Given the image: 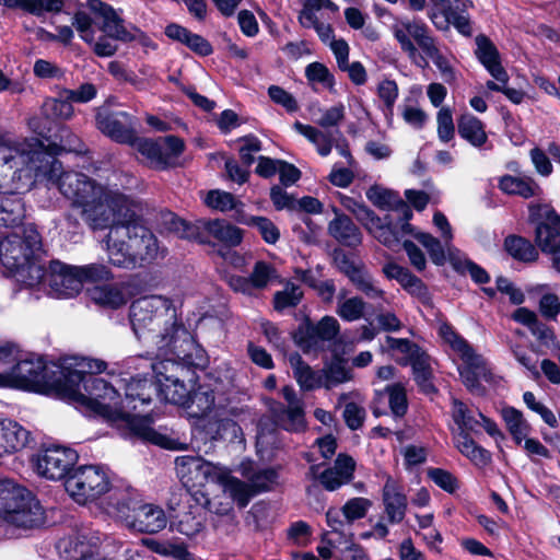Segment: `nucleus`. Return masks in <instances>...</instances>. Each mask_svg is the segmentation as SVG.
Listing matches in <instances>:
<instances>
[{"label": "nucleus", "mask_w": 560, "mask_h": 560, "mask_svg": "<svg viewBox=\"0 0 560 560\" xmlns=\"http://www.w3.org/2000/svg\"><path fill=\"white\" fill-rule=\"evenodd\" d=\"M510 349L515 360L528 372L532 378L537 380L540 377V370L537 365L538 360L528 350L514 342H510Z\"/></svg>", "instance_id": "bf43d9fd"}, {"label": "nucleus", "mask_w": 560, "mask_h": 560, "mask_svg": "<svg viewBox=\"0 0 560 560\" xmlns=\"http://www.w3.org/2000/svg\"><path fill=\"white\" fill-rule=\"evenodd\" d=\"M205 230L218 241L236 246L243 240V232L224 220H213L205 223Z\"/></svg>", "instance_id": "79ce46f5"}, {"label": "nucleus", "mask_w": 560, "mask_h": 560, "mask_svg": "<svg viewBox=\"0 0 560 560\" xmlns=\"http://www.w3.org/2000/svg\"><path fill=\"white\" fill-rule=\"evenodd\" d=\"M459 11L455 10L441 20H439V13L433 12L430 14V19L438 28H446L452 23L460 34L469 36L471 34L470 22L467 16L459 14Z\"/></svg>", "instance_id": "864d4df0"}, {"label": "nucleus", "mask_w": 560, "mask_h": 560, "mask_svg": "<svg viewBox=\"0 0 560 560\" xmlns=\"http://www.w3.org/2000/svg\"><path fill=\"white\" fill-rule=\"evenodd\" d=\"M106 362L93 358H73L61 370L63 383L60 386V395L75 405L109 421H124L131 432L167 450H184L186 444L175 441L156 432L147 417H140L130 412L138 408V401L128 402L121 400L118 390L102 377L94 376L106 369Z\"/></svg>", "instance_id": "f03ea898"}, {"label": "nucleus", "mask_w": 560, "mask_h": 560, "mask_svg": "<svg viewBox=\"0 0 560 560\" xmlns=\"http://www.w3.org/2000/svg\"><path fill=\"white\" fill-rule=\"evenodd\" d=\"M231 467L210 462L202 456H178L175 459L176 476L188 491L200 493L208 483L222 480Z\"/></svg>", "instance_id": "9b49d317"}, {"label": "nucleus", "mask_w": 560, "mask_h": 560, "mask_svg": "<svg viewBox=\"0 0 560 560\" xmlns=\"http://www.w3.org/2000/svg\"><path fill=\"white\" fill-rule=\"evenodd\" d=\"M385 390L388 394L389 407H390L392 412L396 417L404 416L408 408L405 385L401 382H397V383L387 385Z\"/></svg>", "instance_id": "6e6d98bb"}, {"label": "nucleus", "mask_w": 560, "mask_h": 560, "mask_svg": "<svg viewBox=\"0 0 560 560\" xmlns=\"http://www.w3.org/2000/svg\"><path fill=\"white\" fill-rule=\"evenodd\" d=\"M293 128L296 132L305 137L311 143H313L322 156H327L332 149L334 143V132L331 131H322L316 127L311 125H304L300 121H296L293 125Z\"/></svg>", "instance_id": "c9c22d12"}, {"label": "nucleus", "mask_w": 560, "mask_h": 560, "mask_svg": "<svg viewBox=\"0 0 560 560\" xmlns=\"http://www.w3.org/2000/svg\"><path fill=\"white\" fill-rule=\"evenodd\" d=\"M214 402L213 390L207 386H199L192 395L190 394L189 407H196L197 410L194 411L196 416H205L210 412L214 407Z\"/></svg>", "instance_id": "13d9d810"}, {"label": "nucleus", "mask_w": 560, "mask_h": 560, "mask_svg": "<svg viewBox=\"0 0 560 560\" xmlns=\"http://www.w3.org/2000/svg\"><path fill=\"white\" fill-rule=\"evenodd\" d=\"M501 417L513 440L521 444L530 431V425L525 420L523 413L514 407H503Z\"/></svg>", "instance_id": "a19ab883"}, {"label": "nucleus", "mask_w": 560, "mask_h": 560, "mask_svg": "<svg viewBox=\"0 0 560 560\" xmlns=\"http://www.w3.org/2000/svg\"><path fill=\"white\" fill-rule=\"evenodd\" d=\"M275 418L284 430L299 432L305 428L304 405L287 406V408L275 410Z\"/></svg>", "instance_id": "37998d69"}, {"label": "nucleus", "mask_w": 560, "mask_h": 560, "mask_svg": "<svg viewBox=\"0 0 560 560\" xmlns=\"http://www.w3.org/2000/svg\"><path fill=\"white\" fill-rule=\"evenodd\" d=\"M427 58H430L439 69L442 79L446 83H452L456 80L455 70L450 60L444 57L439 47L436 46L435 39L429 45L428 50L422 51Z\"/></svg>", "instance_id": "603ef678"}, {"label": "nucleus", "mask_w": 560, "mask_h": 560, "mask_svg": "<svg viewBox=\"0 0 560 560\" xmlns=\"http://www.w3.org/2000/svg\"><path fill=\"white\" fill-rule=\"evenodd\" d=\"M458 133L476 148L482 147L487 142L485 126L480 119L471 114H463L458 119Z\"/></svg>", "instance_id": "72a5a7b5"}, {"label": "nucleus", "mask_w": 560, "mask_h": 560, "mask_svg": "<svg viewBox=\"0 0 560 560\" xmlns=\"http://www.w3.org/2000/svg\"><path fill=\"white\" fill-rule=\"evenodd\" d=\"M452 418L458 427L459 432L477 433L480 428L479 412H475L463 401L454 398L452 400Z\"/></svg>", "instance_id": "58836bf2"}, {"label": "nucleus", "mask_w": 560, "mask_h": 560, "mask_svg": "<svg viewBox=\"0 0 560 560\" xmlns=\"http://www.w3.org/2000/svg\"><path fill=\"white\" fill-rule=\"evenodd\" d=\"M45 523L44 510L26 488L9 479L0 480V524L3 530L33 529Z\"/></svg>", "instance_id": "423d86ee"}, {"label": "nucleus", "mask_w": 560, "mask_h": 560, "mask_svg": "<svg viewBox=\"0 0 560 560\" xmlns=\"http://www.w3.org/2000/svg\"><path fill=\"white\" fill-rule=\"evenodd\" d=\"M439 335L448 346L453 361L459 362L457 370L460 378L472 394L482 395L485 393L482 383L495 384V376L488 362L452 326L441 324Z\"/></svg>", "instance_id": "0eeeda50"}, {"label": "nucleus", "mask_w": 560, "mask_h": 560, "mask_svg": "<svg viewBox=\"0 0 560 560\" xmlns=\"http://www.w3.org/2000/svg\"><path fill=\"white\" fill-rule=\"evenodd\" d=\"M303 296L300 287L289 283L282 291L275 294L273 303L276 310H284L298 305Z\"/></svg>", "instance_id": "680f3d73"}, {"label": "nucleus", "mask_w": 560, "mask_h": 560, "mask_svg": "<svg viewBox=\"0 0 560 560\" xmlns=\"http://www.w3.org/2000/svg\"><path fill=\"white\" fill-rule=\"evenodd\" d=\"M498 185L504 194L520 196L524 199L538 197L542 192L540 186L530 177L504 175L499 178Z\"/></svg>", "instance_id": "2f4dec72"}, {"label": "nucleus", "mask_w": 560, "mask_h": 560, "mask_svg": "<svg viewBox=\"0 0 560 560\" xmlns=\"http://www.w3.org/2000/svg\"><path fill=\"white\" fill-rule=\"evenodd\" d=\"M129 144L149 166L156 170L172 166L185 148L184 141L175 136H166L158 140L138 139L135 136L133 142Z\"/></svg>", "instance_id": "2eb2a0df"}, {"label": "nucleus", "mask_w": 560, "mask_h": 560, "mask_svg": "<svg viewBox=\"0 0 560 560\" xmlns=\"http://www.w3.org/2000/svg\"><path fill=\"white\" fill-rule=\"evenodd\" d=\"M382 348L392 351L396 361L404 365L410 364L423 351L408 339L389 336L385 338Z\"/></svg>", "instance_id": "4c0bfd02"}, {"label": "nucleus", "mask_w": 560, "mask_h": 560, "mask_svg": "<svg viewBox=\"0 0 560 560\" xmlns=\"http://www.w3.org/2000/svg\"><path fill=\"white\" fill-rule=\"evenodd\" d=\"M155 383L151 380L131 378L126 384V399L128 402L139 401L140 405L149 404L154 394L171 404L189 408L191 389L180 381L178 373L184 370L172 358L152 363Z\"/></svg>", "instance_id": "39448f33"}, {"label": "nucleus", "mask_w": 560, "mask_h": 560, "mask_svg": "<svg viewBox=\"0 0 560 560\" xmlns=\"http://www.w3.org/2000/svg\"><path fill=\"white\" fill-rule=\"evenodd\" d=\"M109 500L116 515L137 532L154 534L166 527L167 518L162 508L151 503L138 504L128 491L115 490Z\"/></svg>", "instance_id": "1a4fd4ad"}, {"label": "nucleus", "mask_w": 560, "mask_h": 560, "mask_svg": "<svg viewBox=\"0 0 560 560\" xmlns=\"http://www.w3.org/2000/svg\"><path fill=\"white\" fill-rule=\"evenodd\" d=\"M234 470L231 468L222 480H218L215 485L221 487V493L209 498L206 493L200 492L202 498V505L209 512L220 516H228L234 512V506L238 509L246 508L247 502L246 488L243 480L233 475Z\"/></svg>", "instance_id": "4468645a"}, {"label": "nucleus", "mask_w": 560, "mask_h": 560, "mask_svg": "<svg viewBox=\"0 0 560 560\" xmlns=\"http://www.w3.org/2000/svg\"><path fill=\"white\" fill-rule=\"evenodd\" d=\"M476 46L478 60L497 81L506 84L509 74L501 65L500 54L493 43L480 35L476 37Z\"/></svg>", "instance_id": "a878e982"}, {"label": "nucleus", "mask_w": 560, "mask_h": 560, "mask_svg": "<svg viewBox=\"0 0 560 560\" xmlns=\"http://www.w3.org/2000/svg\"><path fill=\"white\" fill-rule=\"evenodd\" d=\"M354 467L352 457L339 454L334 466L320 474L319 480L325 489L334 491L352 479Z\"/></svg>", "instance_id": "cd10ccee"}, {"label": "nucleus", "mask_w": 560, "mask_h": 560, "mask_svg": "<svg viewBox=\"0 0 560 560\" xmlns=\"http://www.w3.org/2000/svg\"><path fill=\"white\" fill-rule=\"evenodd\" d=\"M366 197L375 207L382 210L397 212L405 221L401 224V231L404 233L412 232V228L408 223V220L412 217V212L396 192L380 186H373L368 189Z\"/></svg>", "instance_id": "4be33fe9"}, {"label": "nucleus", "mask_w": 560, "mask_h": 560, "mask_svg": "<svg viewBox=\"0 0 560 560\" xmlns=\"http://www.w3.org/2000/svg\"><path fill=\"white\" fill-rule=\"evenodd\" d=\"M366 303L359 296L339 299L337 314L347 322H355L365 314Z\"/></svg>", "instance_id": "8fccbe9b"}, {"label": "nucleus", "mask_w": 560, "mask_h": 560, "mask_svg": "<svg viewBox=\"0 0 560 560\" xmlns=\"http://www.w3.org/2000/svg\"><path fill=\"white\" fill-rule=\"evenodd\" d=\"M289 363L292 368L293 375L303 390H313L324 387L323 383V369L314 371L306 364L300 354L293 353L289 357Z\"/></svg>", "instance_id": "c756f323"}, {"label": "nucleus", "mask_w": 560, "mask_h": 560, "mask_svg": "<svg viewBox=\"0 0 560 560\" xmlns=\"http://www.w3.org/2000/svg\"><path fill=\"white\" fill-rule=\"evenodd\" d=\"M339 331V323L332 316H325L316 326H307L305 328V332L311 337V341L304 342L302 338L296 336V342L302 348H310L312 345L316 343L317 339L320 340H331L336 337Z\"/></svg>", "instance_id": "e433bc0d"}, {"label": "nucleus", "mask_w": 560, "mask_h": 560, "mask_svg": "<svg viewBox=\"0 0 560 560\" xmlns=\"http://www.w3.org/2000/svg\"><path fill=\"white\" fill-rule=\"evenodd\" d=\"M529 220L536 223V243L545 254L560 246V215L549 203H530Z\"/></svg>", "instance_id": "f3484780"}, {"label": "nucleus", "mask_w": 560, "mask_h": 560, "mask_svg": "<svg viewBox=\"0 0 560 560\" xmlns=\"http://www.w3.org/2000/svg\"><path fill=\"white\" fill-rule=\"evenodd\" d=\"M44 114L48 117L60 119V120H69L74 115V108L72 106V101L62 96V91H60L58 97L49 98L44 103Z\"/></svg>", "instance_id": "09e8293b"}, {"label": "nucleus", "mask_w": 560, "mask_h": 560, "mask_svg": "<svg viewBox=\"0 0 560 560\" xmlns=\"http://www.w3.org/2000/svg\"><path fill=\"white\" fill-rule=\"evenodd\" d=\"M504 246L508 253L518 260L534 261L538 257L535 247L522 237L510 236L505 240Z\"/></svg>", "instance_id": "3c124183"}, {"label": "nucleus", "mask_w": 560, "mask_h": 560, "mask_svg": "<svg viewBox=\"0 0 560 560\" xmlns=\"http://www.w3.org/2000/svg\"><path fill=\"white\" fill-rule=\"evenodd\" d=\"M88 292L93 302L105 307L118 308L127 302L122 290L115 285H94Z\"/></svg>", "instance_id": "ea45409f"}, {"label": "nucleus", "mask_w": 560, "mask_h": 560, "mask_svg": "<svg viewBox=\"0 0 560 560\" xmlns=\"http://www.w3.org/2000/svg\"><path fill=\"white\" fill-rule=\"evenodd\" d=\"M31 433L12 419H0V457L20 452L28 444Z\"/></svg>", "instance_id": "5701e85b"}, {"label": "nucleus", "mask_w": 560, "mask_h": 560, "mask_svg": "<svg viewBox=\"0 0 560 560\" xmlns=\"http://www.w3.org/2000/svg\"><path fill=\"white\" fill-rule=\"evenodd\" d=\"M164 223L171 232L175 233L180 238L192 240L197 237L196 226L188 224L173 213L165 215Z\"/></svg>", "instance_id": "774afa93"}, {"label": "nucleus", "mask_w": 560, "mask_h": 560, "mask_svg": "<svg viewBox=\"0 0 560 560\" xmlns=\"http://www.w3.org/2000/svg\"><path fill=\"white\" fill-rule=\"evenodd\" d=\"M305 77L311 83H318L323 88L331 89L335 84L334 75L320 62H312L305 68Z\"/></svg>", "instance_id": "052dcab7"}, {"label": "nucleus", "mask_w": 560, "mask_h": 560, "mask_svg": "<svg viewBox=\"0 0 560 560\" xmlns=\"http://www.w3.org/2000/svg\"><path fill=\"white\" fill-rule=\"evenodd\" d=\"M523 400L525 405L530 410L538 413L545 423H547L549 427L557 428L559 425L557 416L544 404L537 401L535 395L532 392H525L523 394Z\"/></svg>", "instance_id": "69168bd1"}, {"label": "nucleus", "mask_w": 560, "mask_h": 560, "mask_svg": "<svg viewBox=\"0 0 560 560\" xmlns=\"http://www.w3.org/2000/svg\"><path fill=\"white\" fill-rule=\"evenodd\" d=\"M67 362L57 368L48 366L42 358H23L22 352L19 360L7 372L0 373V387H15L25 390L43 392L49 388L60 394V384L63 383L62 368Z\"/></svg>", "instance_id": "6e6552de"}, {"label": "nucleus", "mask_w": 560, "mask_h": 560, "mask_svg": "<svg viewBox=\"0 0 560 560\" xmlns=\"http://www.w3.org/2000/svg\"><path fill=\"white\" fill-rule=\"evenodd\" d=\"M57 549L61 556L71 560H106L97 555L96 542L88 540L83 534L60 539Z\"/></svg>", "instance_id": "393cba45"}, {"label": "nucleus", "mask_w": 560, "mask_h": 560, "mask_svg": "<svg viewBox=\"0 0 560 560\" xmlns=\"http://www.w3.org/2000/svg\"><path fill=\"white\" fill-rule=\"evenodd\" d=\"M390 32L401 51L415 63H418L420 58L419 50H428L429 45L434 40L425 23L406 15H393Z\"/></svg>", "instance_id": "ddd939ff"}, {"label": "nucleus", "mask_w": 560, "mask_h": 560, "mask_svg": "<svg viewBox=\"0 0 560 560\" xmlns=\"http://www.w3.org/2000/svg\"><path fill=\"white\" fill-rule=\"evenodd\" d=\"M130 322L138 338L152 341L158 355L180 357V341L188 339V332L177 326L176 313L172 303L161 295L143 296L130 306Z\"/></svg>", "instance_id": "7ed1b4c3"}, {"label": "nucleus", "mask_w": 560, "mask_h": 560, "mask_svg": "<svg viewBox=\"0 0 560 560\" xmlns=\"http://www.w3.org/2000/svg\"><path fill=\"white\" fill-rule=\"evenodd\" d=\"M236 471L245 479L243 485L247 492V502L261 492L272 489L277 483L278 472L273 468H257L250 459L242 460Z\"/></svg>", "instance_id": "aec40b11"}, {"label": "nucleus", "mask_w": 560, "mask_h": 560, "mask_svg": "<svg viewBox=\"0 0 560 560\" xmlns=\"http://www.w3.org/2000/svg\"><path fill=\"white\" fill-rule=\"evenodd\" d=\"M385 513L390 523H400L406 514L407 499L396 481L388 477L383 488Z\"/></svg>", "instance_id": "c85d7f7f"}, {"label": "nucleus", "mask_w": 560, "mask_h": 560, "mask_svg": "<svg viewBox=\"0 0 560 560\" xmlns=\"http://www.w3.org/2000/svg\"><path fill=\"white\" fill-rule=\"evenodd\" d=\"M438 137L442 142H448L454 138L455 127L451 108L441 107L436 114Z\"/></svg>", "instance_id": "0e129e2a"}, {"label": "nucleus", "mask_w": 560, "mask_h": 560, "mask_svg": "<svg viewBox=\"0 0 560 560\" xmlns=\"http://www.w3.org/2000/svg\"><path fill=\"white\" fill-rule=\"evenodd\" d=\"M78 459L79 455L73 448L54 445L36 454L32 463L40 477L61 480L69 476Z\"/></svg>", "instance_id": "dca6fc26"}, {"label": "nucleus", "mask_w": 560, "mask_h": 560, "mask_svg": "<svg viewBox=\"0 0 560 560\" xmlns=\"http://www.w3.org/2000/svg\"><path fill=\"white\" fill-rule=\"evenodd\" d=\"M455 446L465 457H467L476 466L485 467L491 460L490 453L480 445H478L469 436V433L459 432L455 436Z\"/></svg>", "instance_id": "f704fd0d"}, {"label": "nucleus", "mask_w": 560, "mask_h": 560, "mask_svg": "<svg viewBox=\"0 0 560 560\" xmlns=\"http://www.w3.org/2000/svg\"><path fill=\"white\" fill-rule=\"evenodd\" d=\"M97 129L120 143H132L135 140V118L126 112H110L100 107L96 112Z\"/></svg>", "instance_id": "a211bd4d"}, {"label": "nucleus", "mask_w": 560, "mask_h": 560, "mask_svg": "<svg viewBox=\"0 0 560 560\" xmlns=\"http://www.w3.org/2000/svg\"><path fill=\"white\" fill-rule=\"evenodd\" d=\"M241 223L255 228L262 240L268 244H275L280 238V231L276 224L265 217H244L240 220Z\"/></svg>", "instance_id": "de8ad7c7"}, {"label": "nucleus", "mask_w": 560, "mask_h": 560, "mask_svg": "<svg viewBox=\"0 0 560 560\" xmlns=\"http://www.w3.org/2000/svg\"><path fill=\"white\" fill-rule=\"evenodd\" d=\"M69 140L45 144L36 137L0 135V223L18 225L25 215L21 194L36 182L57 184L60 192L81 209L93 230L109 229L106 252L112 265L133 269L163 256L154 234L142 221L141 205L118 189L97 184L82 173L62 172L56 159L62 151L81 152L80 140L66 128Z\"/></svg>", "instance_id": "f257e3e1"}, {"label": "nucleus", "mask_w": 560, "mask_h": 560, "mask_svg": "<svg viewBox=\"0 0 560 560\" xmlns=\"http://www.w3.org/2000/svg\"><path fill=\"white\" fill-rule=\"evenodd\" d=\"M205 202L208 207L222 212L237 207V201L230 192L222 190H211L208 192Z\"/></svg>", "instance_id": "e2e57ef3"}, {"label": "nucleus", "mask_w": 560, "mask_h": 560, "mask_svg": "<svg viewBox=\"0 0 560 560\" xmlns=\"http://www.w3.org/2000/svg\"><path fill=\"white\" fill-rule=\"evenodd\" d=\"M398 85L394 80L384 79L378 83L377 95L384 103L387 115H393V109L398 98Z\"/></svg>", "instance_id": "338daca9"}, {"label": "nucleus", "mask_w": 560, "mask_h": 560, "mask_svg": "<svg viewBox=\"0 0 560 560\" xmlns=\"http://www.w3.org/2000/svg\"><path fill=\"white\" fill-rule=\"evenodd\" d=\"M92 9L96 12L98 19H101V30L110 38L129 42L137 38V33H140L138 28L128 30L124 25V21L115 12V10L96 0L91 2Z\"/></svg>", "instance_id": "412c9836"}, {"label": "nucleus", "mask_w": 560, "mask_h": 560, "mask_svg": "<svg viewBox=\"0 0 560 560\" xmlns=\"http://www.w3.org/2000/svg\"><path fill=\"white\" fill-rule=\"evenodd\" d=\"M42 241L33 225L18 228L0 238V265L18 282L33 288L42 284L45 269L37 260Z\"/></svg>", "instance_id": "20e7f679"}, {"label": "nucleus", "mask_w": 560, "mask_h": 560, "mask_svg": "<svg viewBox=\"0 0 560 560\" xmlns=\"http://www.w3.org/2000/svg\"><path fill=\"white\" fill-rule=\"evenodd\" d=\"M299 21L303 27L314 28L325 44H330L334 38V30L330 24L323 23L318 21L316 14H312L311 12H301L299 15Z\"/></svg>", "instance_id": "4d7b16f0"}, {"label": "nucleus", "mask_w": 560, "mask_h": 560, "mask_svg": "<svg viewBox=\"0 0 560 560\" xmlns=\"http://www.w3.org/2000/svg\"><path fill=\"white\" fill-rule=\"evenodd\" d=\"M205 513L199 505V499L194 497L187 501L185 510L176 514L173 526L175 529L187 536L194 537L205 528Z\"/></svg>", "instance_id": "b1692460"}, {"label": "nucleus", "mask_w": 560, "mask_h": 560, "mask_svg": "<svg viewBox=\"0 0 560 560\" xmlns=\"http://www.w3.org/2000/svg\"><path fill=\"white\" fill-rule=\"evenodd\" d=\"M0 5L8 8L21 7L31 13L39 15L44 12L60 11L61 0H0Z\"/></svg>", "instance_id": "a18cd8bd"}, {"label": "nucleus", "mask_w": 560, "mask_h": 560, "mask_svg": "<svg viewBox=\"0 0 560 560\" xmlns=\"http://www.w3.org/2000/svg\"><path fill=\"white\" fill-rule=\"evenodd\" d=\"M415 237L428 250L432 262L438 266H443L446 260H450L454 266L460 255V252L452 245V240L440 241L433 235L423 232L415 234Z\"/></svg>", "instance_id": "bb28decb"}, {"label": "nucleus", "mask_w": 560, "mask_h": 560, "mask_svg": "<svg viewBox=\"0 0 560 560\" xmlns=\"http://www.w3.org/2000/svg\"><path fill=\"white\" fill-rule=\"evenodd\" d=\"M339 270L348 277L351 283L368 299L373 301L387 302L385 291L380 288L365 267L342 255L336 257Z\"/></svg>", "instance_id": "6ab92c4d"}, {"label": "nucleus", "mask_w": 560, "mask_h": 560, "mask_svg": "<svg viewBox=\"0 0 560 560\" xmlns=\"http://www.w3.org/2000/svg\"><path fill=\"white\" fill-rule=\"evenodd\" d=\"M110 272L102 265H88L83 267L68 266L60 261L51 262L48 275L44 280L48 281L49 293L56 298H73L82 289L86 281H100L108 279Z\"/></svg>", "instance_id": "9d476101"}, {"label": "nucleus", "mask_w": 560, "mask_h": 560, "mask_svg": "<svg viewBox=\"0 0 560 560\" xmlns=\"http://www.w3.org/2000/svg\"><path fill=\"white\" fill-rule=\"evenodd\" d=\"M324 388L331 389L352 380L351 370L343 360L336 359L323 368Z\"/></svg>", "instance_id": "c03bdc74"}, {"label": "nucleus", "mask_w": 560, "mask_h": 560, "mask_svg": "<svg viewBox=\"0 0 560 560\" xmlns=\"http://www.w3.org/2000/svg\"><path fill=\"white\" fill-rule=\"evenodd\" d=\"M65 487L75 502L85 504L110 490L109 474L101 465L79 466L67 477Z\"/></svg>", "instance_id": "f8f14e48"}, {"label": "nucleus", "mask_w": 560, "mask_h": 560, "mask_svg": "<svg viewBox=\"0 0 560 560\" xmlns=\"http://www.w3.org/2000/svg\"><path fill=\"white\" fill-rule=\"evenodd\" d=\"M364 226L382 244L393 248L400 242L399 232L393 225V219L386 215L384 221L373 213Z\"/></svg>", "instance_id": "473e14b6"}, {"label": "nucleus", "mask_w": 560, "mask_h": 560, "mask_svg": "<svg viewBox=\"0 0 560 560\" xmlns=\"http://www.w3.org/2000/svg\"><path fill=\"white\" fill-rule=\"evenodd\" d=\"M410 365L412 366L415 380L422 390L425 393L433 390V385L431 383L432 368L430 357L422 351L413 361H411Z\"/></svg>", "instance_id": "49530a36"}, {"label": "nucleus", "mask_w": 560, "mask_h": 560, "mask_svg": "<svg viewBox=\"0 0 560 560\" xmlns=\"http://www.w3.org/2000/svg\"><path fill=\"white\" fill-rule=\"evenodd\" d=\"M336 218L329 223V234L346 246H357L361 243V233L350 218L339 213L334 208Z\"/></svg>", "instance_id": "7c9ffc66"}, {"label": "nucleus", "mask_w": 560, "mask_h": 560, "mask_svg": "<svg viewBox=\"0 0 560 560\" xmlns=\"http://www.w3.org/2000/svg\"><path fill=\"white\" fill-rule=\"evenodd\" d=\"M371 508V500L357 497L348 500L341 508V512L342 516H345L346 521H348L351 525L353 522L365 517Z\"/></svg>", "instance_id": "5fc2aeb1"}]
</instances>
